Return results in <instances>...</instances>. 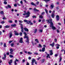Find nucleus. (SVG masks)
I'll list each match as a JSON object with an SVG mask.
<instances>
[{
	"label": "nucleus",
	"mask_w": 65,
	"mask_h": 65,
	"mask_svg": "<svg viewBox=\"0 0 65 65\" xmlns=\"http://www.w3.org/2000/svg\"><path fill=\"white\" fill-rule=\"evenodd\" d=\"M34 10L36 11H39V10H38L36 9L35 8H34Z\"/></svg>",
	"instance_id": "7c9ffc66"
},
{
	"label": "nucleus",
	"mask_w": 65,
	"mask_h": 65,
	"mask_svg": "<svg viewBox=\"0 0 65 65\" xmlns=\"http://www.w3.org/2000/svg\"><path fill=\"white\" fill-rule=\"evenodd\" d=\"M20 24V26L21 27V28H22V27H23V25H22V24Z\"/></svg>",
	"instance_id": "8fccbe9b"
},
{
	"label": "nucleus",
	"mask_w": 65,
	"mask_h": 65,
	"mask_svg": "<svg viewBox=\"0 0 65 65\" xmlns=\"http://www.w3.org/2000/svg\"><path fill=\"white\" fill-rule=\"evenodd\" d=\"M1 14H4V12L3 11H1Z\"/></svg>",
	"instance_id": "f704fd0d"
},
{
	"label": "nucleus",
	"mask_w": 65,
	"mask_h": 65,
	"mask_svg": "<svg viewBox=\"0 0 65 65\" xmlns=\"http://www.w3.org/2000/svg\"><path fill=\"white\" fill-rule=\"evenodd\" d=\"M8 8H11V6H10V5H8Z\"/></svg>",
	"instance_id": "a878e982"
},
{
	"label": "nucleus",
	"mask_w": 65,
	"mask_h": 65,
	"mask_svg": "<svg viewBox=\"0 0 65 65\" xmlns=\"http://www.w3.org/2000/svg\"><path fill=\"white\" fill-rule=\"evenodd\" d=\"M54 12H55V11H54L52 13V18H54L55 17V14L54 13Z\"/></svg>",
	"instance_id": "20e7f679"
},
{
	"label": "nucleus",
	"mask_w": 65,
	"mask_h": 65,
	"mask_svg": "<svg viewBox=\"0 0 65 65\" xmlns=\"http://www.w3.org/2000/svg\"><path fill=\"white\" fill-rule=\"evenodd\" d=\"M39 45L40 47H42V45H41L40 44H39Z\"/></svg>",
	"instance_id": "c03bdc74"
},
{
	"label": "nucleus",
	"mask_w": 65,
	"mask_h": 65,
	"mask_svg": "<svg viewBox=\"0 0 65 65\" xmlns=\"http://www.w3.org/2000/svg\"><path fill=\"white\" fill-rule=\"evenodd\" d=\"M5 23V22L4 21H2L1 22V24H4V23Z\"/></svg>",
	"instance_id": "37998d69"
},
{
	"label": "nucleus",
	"mask_w": 65,
	"mask_h": 65,
	"mask_svg": "<svg viewBox=\"0 0 65 65\" xmlns=\"http://www.w3.org/2000/svg\"><path fill=\"white\" fill-rule=\"evenodd\" d=\"M12 41H9V43H11L12 42Z\"/></svg>",
	"instance_id": "6e6d98bb"
},
{
	"label": "nucleus",
	"mask_w": 65,
	"mask_h": 65,
	"mask_svg": "<svg viewBox=\"0 0 65 65\" xmlns=\"http://www.w3.org/2000/svg\"><path fill=\"white\" fill-rule=\"evenodd\" d=\"M39 18H41V19L42 18H43V17H42V16L41 15H40L39 16Z\"/></svg>",
	"instance_id": "4c0bfd02"
},
{
	"label": "nucleus",
	"mask_w": 65,
	"mask_h": 65,
	"mask_svg": "<svg viewBox=\"0 0 65 65\" xmlns=\"http://www.w3.org/2000/svg\"><path fill=\"white\" fill-rule=\"evenodd\" d=\"M23 62H25V59H23L22 60Z\"/></svg>",
	"instance_id": "13d9d810"
},
{
	"label": "nucleus",
	"mask_w": 65,
	"mask_h": 65,
	"mask_svg": "<svg viewBox=\"0 0 65 65\" xmlns=\"http://www.w3.org/2000/svg\"><path fill=\"white\" fill-rule=\"evenodd\" d=\"M16 26V24L11 25V27H15V26Z\"/></svg>",
	"instance_id": "4be33fe9"
},
{
	"label": "nucleus",
	"mask_w": 65,
	"mask_h": 65,
	"mask_svg": "<svg viewBox=\"0 0 65 65\" xmlns=\"http://www.w3.org/2000/svg\"><path fill=\"white\" fill-rule=\"evenodd\" d=\"M18 61H19V60H17V58H16V60H15L14 61V63L15 64V65H16L17 64V63H16V62H18Z\"/></svg>",
	"instance_id": "6e6552de"
},
{
	"label": "nucleus",
	"mask_w": 65,
	"mask_h": 65,
	"mask_svg": "<svg viewBox=\"0 0 65 65\" xmlns=\"http://www.w3.org/2000/svg\"><path fill=\"white\" fill-rule=\"evenodd\" d=\"M47 58L48 57L49 58H50V55L49 54H47Z\"/></svg>",
	"instance_id": "c85d7f7f"
},
{
	"label": "nucleus",
	"mask_w": 65,
	"mask_h": 65,
	"mask_svg": "<svg viewBox=\"0 0 65 65\" xmlns=\"http://www.w3.org/2000/svg\"><path fill=\"white\" fill-rule=\"evenodd\" d=\"M39 2H37L36 3V4H37V5H38V4H39Z\"/></svg>",
	"instance_id": "864d4df0"
},
{
	"label": "nucleus",
	"mask_w": 65,
	"mask_h": 65,
	"mask_svg": "<svg viewBox=\"0 0 65 65\" xmlns=\"http://www.w3.org/2000/svg\"><path fill=\"white\" fill-rule=\"evenodd\" d=\"M34 55H38V53H34Z\"/></svg>",
	"instance_id": "a18cd8bd"
},
{
	"label": "nucleus",
	"mask_w": 65,
	"mask_h": 65,
	"mask_svg": "<svg viewBox=\"0 0 65 65\" xmlns=\"http://www.w3.org/2000/svg\"><path fill=\"white\" fill-rule=\"evenodd\" d=\"M45 51V47H43L42 48V52H44Z\"/></svg>",
	"instance_id": "6ab92c4d"
},
{
	"label": "nucleus",
	"mask_w": 65,
	"mask_h": 65,
	"mask_svg": "<svg viewBox=\"0 0 65 65\" xmlns=\"http://www.w3.org/2000/svg\"><path fill=\"white\" fill-rule=\"evenodd\" d=\"M33 18H36V16H32Z\"/></svg>",
	"instance_id": "603ef678"
},
{
	"label": "nucleus",
	"mask_w": 65,
	"mask_h": 65,
	"mask_svg": "<svg viewBox=\"0 0 65 65\" xmlns=\"http://www.w3.org/2000/svg\"><path fill=\"white\" fill-rule=\"evenodd\" d=\"M24 34L25 35V36L24 37V38H27V40L26 41V42H27V43H29V37H28V36H27V34H26V32H24Z\"/></svg>",
	"instance_id": "f03ea898"
},
{
	"label": "nucleus",
	"mask_w": 65,
	"mask_h": 65,
	"mask_svg": "<svg viewBox=\"0 0 65 65\" xmlns=\"http://www.w3.org/2000/svg\"><path fill=\"white\" fill-rule=\"evenodd\" d=\"M10 51V54H13V50H12V49H11Z\"/></svg>",
	"instance_id": "f8f14e48"
},
{
	"label": "nucleus",
	"mask_w": 65,
	"mask_h": 65,
	"mask_svg": "<svg viewBox=\"0 0 65 65\" xmlns=\"http://www.w3.org/2000/svg\"><path fill=\"white\" fill-rule=\"evenodd\" d=\"M27 53L28 54H29V55H31L32 54V53L30 52H28Z\"/></svg>",
	"instance_id": "cd10ccee"
},
{
	"label": "nucleus",
	"mask_w": 65,
	"mask_h": 65,
	"mask_svg": "<svg viewBox=\"0 0 65 65\" xmlns=\"http://www.w3.org/2000/svg\"><path fill=\"white\" fill-rule=\"evenodd\" d=\"M56 45H57L58 46H60V45H59V44H56Z\"/></svg>",
	"instance_id": "49530a36"
},
{
	"label": "nucleus",
	"mask_w": 65,
	"mask_h": 65,
	"mask_svg": "<svg viewBox=\"0 0 65 65\" xmlns=\"http://www.w3.org/2000/svg\"><path fill=\"white\" fill-rule=\"evenodd\" d=\"M45 11L46 13H47V14L48 13V11H47V10L46 9H45Z\"/></svg>",
	"instance_id": "e433bc0d"
},
{
	"label": "nucleus",
	"mask_w": 65,
	"mask_h": 65,
	"mask_svg": "<svg viewBox=\"0 0 65 65\" xmlns=\"http://www.w3.org/2000/svg\"><path fill=\"white\" fill-rule=\"evenodd\" d=\"M44 1H45L46 3H47L48 2L50 1V0H43Z\"/></svg>",
	"instance_id": "412c9836"
},
{
	"label": "nucleus",
	"mask_w": 65,
	"mask_h": 65,
	"mask_svg": "<svg viewBox=\"0 0 65 65\" xmlns=\"http://www.w3.org/2000/svg\"><path fill=\"white\" fill-rule=\"evenodd\" d=\"M28 24H29V23H30V25H33V23L31 22V21H28Z\"/></svg>",
	"instance_id": "4468645a"
},
{
	"label": "nucleus",
	"mask_w": 65,
	"mask_h": 65,
	"mask_svg": "<svg viewBox=\"0 0 65 65\" xmlns=\"http://www.w3.org/2000/svg\"><path fill=\"white\" fill-rule=\"evenodd\" d=\"M4 46L5 47H6V43H4Z\"/></svg>",
	"instance_id": "79ce46f5"
},
{
	"label": "nucleus",
	"mask_w": 65,
	"mask_h": 65,
	"mask_svg": "<svg viewBox=\"0 0 65 65\" xmlns=\"http://www.w3.org/2000/svg\"><path fill=\"white\" fill-rule=\"evenodd\" d=\"M4 57H3V60H5V58H6V54H4Z\"/></svg>",
	"instance_id": "a211bd4d"
},
{
	"label": "nucleus",
	"mask_w": 65,
	"mask_h": 65,
	"mask_svg": "<svg viewBox=\"0 0 65 65\" xmlns=\"http://www.w3.org/2000/svg\"><path fill=\"white\" fill-rule=\"evenodd\" d=\"M12 32H10L9 34V37L10 38L11 37H12Z\"/></svg>",
	"instance_id": "423d86ee"
},
{
	"label": "nucleus",
	"mask_w": 65,
	"mask_h": 65,
	"mask_svg": "<svg viewBox=\"0 0 65 65\" xmlns=\"http://www.w3.org/2000/svg\"><path fill=\"white\" fill-rule=\"evenodd\" d=\"M33 22H34V23H36V21H35V20H34Z\"/></svg>",
	"instance_id": "69168bd1"
},
{
	"label": "nucleus",
	"mask_w": 65,
	"mask_h": 65,
	"mask_svg": "<svg viewBox=\"0 0 65 65\" xmlns=\"http://www.w3.org/2000/svg\"><path fill=\"white\" fill-rule=\"evenodd\" d=\"M14 45V44H11V46H13Z\"/></svg>",
	"instance_id": "774afa93"
},
{
	"label": "nucleus",
	"mask_w": 65,
	"mask_h": 65,
	"mask_svg": "<svg viewBox=\"0 0 65 65\" xmlns=\"http://www.w3.org/2000/svg\"><path fill=\"white\" fill-rule=\"evenodd\" d=\"M4 4H7V2L5 1L4 2Z\"/></svg>",
	"instance_id": "3c124183"
},
{
	"label": "nucleus",
	"mask_w": 65,
	"mask_h": 65,
	"mask_svg": "<svg viewBox=\"0 0 65 65\" xmlns=\"http://www.w3.org/2000/svg\"><path fill=\"white\" fill-rule=\"evenodd\" d=\"M50 56H52V55H53V53L52 52L53 51L52 50H51L50 51Z\"/></svg>",
	"instance_id": "9b49d317"
},
{
	"label": "nucleus",
	"mask_w": 65,
	"mask_h": 65,
	"mask_svg": "<svg viewBox=\"0 0 65 65\" xmlns=\"http://www.w3.org/2000/svg\"><path fill=\"white\" fill-rule=\"evenodd\" d=\"M59 20V16L58 15H57L56 16V20L57 21H58Z\"/></svg>",
	"instance_id": "2eb2a0df"
},
{
	"label": "nucleus",
	"mask_w": 65,
	"mask_h": 65,
	"mask_svg": "<svg viewBox=\"0 0 65 65\" xmlns=\"http://www.w3.org/2000/svg\"><path fill=\"white\" fill-rule=\"evenodd\" d=\"M37 31V29H35V30L34 33H36Z\"/></svg>",
	"instance_id": "473e14b6"
},
{
	"label": "nucleus",
	"mask_w": 65,
	"mask_h": 65,
	"mask_svg": "<svg viewBox=\"0 0 65 65\" xmlns=\"http://www.w3.org/2000/svg\"><path fill=\"white\" fill-rule=\"evenodd\" d=\"M9 56L10 57V58H13V56H12V55H10Z\"/></svg>",
	"instance_id": "c9c22d12"
},
{
	"label": "nucleus",
	"mask_w": 65,
	"mask_h": 65,
	"mask_svg": "<svg viewBox=\"0 0 65 65\" xmlns=\"http://www.w3.org/2000/svg\"><path fill=\"white\" fill-rule=\"evenodd\" d=\"M20 3H21V5H23V2H22V1H21L20 2Z\"/></svg>",
	"instance_id": "09e8293b"
},
{
	"label": "nucleus",
	"mask_w": 65,
	"mask_h": 65,
	"mask_svg": "<svg viewBox=\"0 0 65 65\" xmlns=\"http://www.w3.org/2000/svg\"><path fill=\"white\" fill-rule=\"evenodd\" d=\"M24 22H25V23H27H27H28V20L25 19L24 20Z\"/></svg>",
	"instance_id": "393cba45"
},
{
	"label": "nucleus",
	"mask_w": 65,
	"mask_h": 65,
	"mask_svg": "<svg viewBox=\"0 0 65 65\" xmlns=\"http://www.w3.org/2000/svg\"><path fill=\"white\" fill-rule=\"evenodd\" d=\"M35 61V59H33L31 61V65H34V62Z\"/></svg>",
	"instance_id": "39448f33"
},
{
	"label": "nucleus",
	"mask_w": 65,
	"mask_h": 65,
	"mask_svg": "<svg viewBox=\"0 0 65 65\" xmlns=\"http://www.w3.org/2000/svg\"><path fill=\"white\" fill-rule=\"evenodd\" d=\"M3 20H6V18H5V17H3Z\"/></svg>",
	"instance_id": "680f3d73"
},
{
	"label": "nucleus",
	"mask_w": 65,
	"mask_h": 65,
	"mask_svg": "<svg viewBox=\"0 0 65 65\" xmlns=\"http://www.w3.org/2000/svg\"><path fill=\"white\" fill-rule=\"evenodd\" d=\"M26 63V65H29V62H27Z\"/></svg>",
	"instance_id": "4d7b16f0"
},
{
	"label": "nucleus",
	"mask_w": 65,
	"mask_h": 65,
	"mask_svg": "<svg viewBox=\"0 0 65 65\" xmlns=\"http://www.w3.org/2000/svg\"><path fill=\"white\" fill-rule=\"evenodd\" d=\"M24 29L27 32H28L29 31V30L27 28H24Z\"/></svg>",
	"instance_id": "dca6fc26"
},
{
	"label": "nucleus",
	"mask_w": 65,
	"mask_h": 65,
	"mask_svg": "<svg viewBox=\"0 0 65 65\" xmlns=\"http://www.w3.org/2000/svg\"><path fill=\"white\" fill-rule=\"evenodd\" d=\"M54 5L53 4H52L51 5V8H54Z\"/></svg>",
	"instance_id": "aec40b11"
},
{
	"label": "nucleus",
	"mask_w": 65,
	"mask_h": 65,
	"mask_svg": "<svg viewBox=\"0 0 65 65\" xmlns=\"http://www.w3.org/2000/svg\"><path fill=\"white\" fill-rule=\"evenodd\" d=\"M14 7H17V5L16 4H14Z\"/></svg>",
	"instance_id": "ea45409f"
},
{
	"label": "nucleus",
	"mask_w": 65,
	"mask_h": 65,
	"mask_svg": "<svg viewBox=\"0 0 65 65\" xmlns=\"http://www.w3.org/2000/svg\"><path fill=\"white\" fill-rule=\"evenodd\" d=\"M12 63V60H10V61L9 62V64L10 65V64H11V63Z\"/></svg>",
	"instance_id": "f3484780"
},
{
	"label": "nucleus",
	"mask_w": 65,
	"mask_h": 65,
	"mask_svg": "<svg viewBox=\"0 0 65 65\" xmlns=\"http://www.w3.org/2000/svg\"><path fill=\"white\" fill-rule=\"evenodd\" d=\"M57 56H58V55L56 54H55V56L56 57H57Z\"/></svg>",
	"instance_id": "bf43d9fd"
},
{
	"label": "nucleus",
	"mask_w": 65,
	"mask_h": 65,
	"mask_svg": "<svg viewBox=\"0 0 65 65\" xmlns=\"http://www.w3.org/2000/svg\"><path fill=\"white\" fill-rule=\"evenodd\" d=\"M3 33H4L5 32V30H3Z\"/></svg>",
	"instance_id": "e2e57ef3"
},
{
	"label": "nucleus",
	"mask_w": 65,
	"mask_h": 65,
	"mask_svg": "<svg viewBox=\"0 0 65 65\" xmlns=\"http://www.w3.org/2000/svg\"><path fill=\"white\" fill-rule=\"evenodd\" d=\"M23 38H20V39L19 41V42L20 43H23Z\"/></svg>",
	"instance_id": "0eeeda50"
},
{
	"label": "nucleus",
	"mask_w": 65,
	"mask_h": 65,
	"mask_svg": "<svg viewBox=\"0 0 65 65\" xmlns=\"http://www.w3.org/2000/svg\"><path fill=\"white\" fill-rule=\"evenodd\" d=\"M8 22L9 23H12V20H9V21H8Z\"/></svg>",
	"instance_id": "c756f323"
},
{
	"label": "nucleus",
	"mask_w": 65,
	"mask_h": 65,
	"mask_svg": "<svg viewBox=\"0 0 65 65\" xmlns=\"http://www.w3.org/2000/svg\"><path fill=\"white\" fill-rule=\"evenodd\" d=\"M50 45L52 46V47H54V46L55 45V43L53 42V43L50 44Z\"/></svg>",
	"instance_id": "ddd939ff"
},
{
	"label": "nucleus",
	"mask_w": 65,
	"mask_h": 65,
	"mask_svg": "<svg viewBox=\"0 0 65 65\" xmlns=\"http://www.w3.org/2000/svg\"><path fill=\"white\" fill-rule=\"evenodd\" d=\"M19 22L21 23H22L23 22V21H22V20H19Z\"/></svg>",
	"instance_id": "a19ab883"
},
{
	"label": "nucleus",
	"mask_w": 65,
	"mask_h": 65,
	"mask_svg": "<svg viewBox=\"0 0 65 65\" xmlns=\"http://www.w3.org/2000/svg\"><path fill=\"white\" fill-rule=\"evenodd\" d=\"M35 41H36L37 43H39V42L38 41V39H35Z\"/></svg>",
	"instance_id": "9d476101"
},
{
	"label": "nucleus",
	"mask_w": 65,
	"mask_h": 65,
	"mask_svg": "<svg viewBox=\"0 0 65 65\" xmlns=\"http://www.w3.org/2000/svg\"><path fill=\"white\" fill-rule=\"evenodd\" d=\"M26 14L27 16H26L25 17L27 18L30 17V12L28 11L26 13V14H23V15H26Z\"/></svg>",
	"instance_id": "7ed1b4c3"
},
{
	"label": "nucleus",
	"mask_w": 65,
	"mask_h": 65,
	"mask_svg": "<svg viewBox=\"0 0 65 65\" xmlns=\"http://www.w3.org/2000/svg\"><path fill=\"white\" fill-rule=\"evenodd\" d=\"M31 4L32 5H34V6H36V5L33 2H32L31 3Z\"/></svg>",
	"instance_id": "b1692460"
},
{
	"label": "nucleus",
	"mask_w": 65,
	"mask_h": 65,
	"mask_svg": "<svg viewBox=\"0 0 65 65\" xmlns=\"http://www.w3.org/2000/svg\"><path fill=\"white\" fill-rule=\"evenodd\" d=\"M56 31L57 32V33H59L60 32V31L58 29H57L56 30Z\"/></svg>",
	"instance_id": "de8ad7c7"
},
{
	"label": "nucleus",
	"mask_w": 65,
	"mask_h": 65,
	"mask_svg": "<svg viewBox=\"0 0 65 65\" xmlns=\"http://www.w3.org/2000/svg\"><path fill=\"white\" fill-rule=\"evenodd\" d=\"M55 42H57V39H55Z\"/></svg>",
	"instance_id": "338daca9"
},
{
	"label": "nucleus",
	"mask_w": 65,
	"mask_h": 65,
	"mask_svg": "<svg viewBox=\"0 0 65 65\" xmlns=\"http://www.w3.org/2000/svg\"><path fill=\"white\" fill-rule=\"evenodd\" d=\"M20 36H22V32H20Z\"/></svg>",
	"instance_id": "5fc2aeb1"
},
{
	"label": "nucleus",
	"mask_w": 65,
	"mask_h": 65,
	"mask_svg": "<svg viewBox=\"0 0 65 65\" xmlns=\"http://www.w3.org/2000/svg\"><path fill=\"white\" fill-rule=\"evenodd\" d=\"M44 14V12H43L41 14H42V15H43Z\"/></svg>",
	"instance_id": "052dcab7"
},
{
	"label": "nucleus",
	"mask_w": 65,
	"mask_h": 65,
	"mask_svg": "<svg viewBox=\"0 0 65 65\" xmlns=\"http://www.w3.org/2000/svg\"><path fill=\"white\" fill-rule=\"evenodd\" d=\"M39 32H43V30L42 29H40L39 30Z\"/></svg>",
	"instance_id": "5701e85b"
},
{
	"label": "nucleus",
	"mask_w": 65,
	"mask_h": 65,
	"mask_svg": "<svg viewBox=\"0 0 65 65\" xmlns=\"http://www.w3.org/2000/svg\"><path fill=\"white\" fill-rule=\"evenodd\" d=\"M21 29H22L21 31L22 32H24V30H23V27H22Z\"/></svg>",
	"instance_id": "58836bf2"
},
{
	"label": "nucleus",
	"mask_w": 65,
	"mask_h": 65,
	"mask_svg": "<svg viewBox=\"0 0 65 65\" xmlns=\"http://www.w3.org/2000/svg\"><path fill=\"white\" fill-rule=\"evenodd\" d=\"M62 60V57H60V59H59V62H61Z\"/></svg>",
	"instance_id": "2f4dec72"
},
{
	"label": "nucleus",
	"mask_w": 65,
	"mask_h": 65,
	"mask_svg": "<svg viewBox=\"0 0 65 65\" xmlns=\"http://www.w3.org/2000/svg\"><path fill=\"white\" fill-rule=\"evenodd\" d=\"M52 20L51 19H50L49 20H46V21L48 23H50L51 25H50V27H51L52 29L53 30H56V28L53 25V23L52 22Z\"/></svg>",
	"instance_id": "f257e3e1"
},
{
	"label": "nucleus",
	"mask_w": 65,
	"mask_h": 65,
	"mask_svg": "<svg viewBox=\"0 0 65 65\" xmlns=\"http://www.w3.org/2000/svg\"><path fill=\"white\" fill-rule=\"evenodd\" d=\"M9 25H6L5 26V27L6 28H9Z\"/></svg>",
	"instance_id": "bb28decb"
},
{
	"label": "nucleus",
	"mask_w": 65,
	"mask_h": 65,
	"mask_svg": "<svg viewBox=\"0 0 65 65\" xmlns=\"http://www.w3.org/2000/svg\"><path fill=\"white\" fill-rule=\"evenodd\" d=\"M7 55H9V53L8 52H7Z\"/></svg>",
	"instance_id": "0e129e2a"
},
{
	"label": "nucleus",
	"mask_w": 65,
	"mask_h": 65,
	"mask_svg": "<svg viewBox=\"0 0 65 65\" xmlns=\"http://www.w3.org/2000/svg\"><path fill=\"white\" fill-rule=\"evenodd\" d=\"M14 32H15V35H19V34L18 32H17V31H14Z\"/></svg>",
	"instance_id": "1a4fd4ad"
},
{
	"label": "nucleus",
	"mask_w": 65,
	"mask_h": 65,
	"mask_svg": "<svg viewBox=\"0 0 65 65\" xmlns=\"http://www.w3.org/2000/svg\"><path fill=\"white\" fill-rule=\"evenodd\" d=\"M44 61H45V60L44 59H43L42 60V63L44 62Z\"/></svg>",
	"instance_id": "72a5a7b5"
}]
</instances>
